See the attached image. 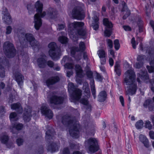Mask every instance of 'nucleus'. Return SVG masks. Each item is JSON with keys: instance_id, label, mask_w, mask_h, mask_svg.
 Masks as SVG:
<instances>
[{"instance_id": "obj_1", "label": "nucleus", "mask_w": 154, "mask_h": 154, "mask_svg": "<svg viewBox=\"0 0 154 154\" xmlns=\"http://www.w3.org/2000/svg\"><path fill=\"white\" fill-rule=\"evenodd\" d=\"M124 76L123 83L129 85V88L126 92V94L132 95L135 93L137 88L136 85L134 83L135 79V73L132 70H128L125 73Z\"/></svg>"}, {"instance_id": "obj_2", "label": "nucleus", "mask_w": 154, "mask_h": 154, "mask_svg": "<svg viewBox=\"0 0 154 154\" xmlns=\"http://www.w3.org/2000/svg\"><path fill=\"white\" fill-rule=\"evenodd\" d=\"M37 13L34 16V26L37 30L39 29L42 25V20L41 17H44L46 15V13L44 11L42 13L43 4L39 1H37L35 5Z\"/></svg>"}, {"instance_id": "obj_3", "label": "nucleus", "mask_w": 154, "mask_h": 154, "mask_svg": "<svg viewBox=\"0 0 154 154\" xmlns=\"http://www.w3.org/2000/svg\"><path fill=\"white\" fill-rule=\"evenodd\" d=\"M84 25V23L83 22H77L70 23L69 24V29L72 37L78 34L84 37L86 36V32L82 27Z\"/></svg>"}, {"instance_id": "obj_4", "label": "nucleus", "mask_w": 154, "mask_h": 154, "mask_svg": "<svg viewBox=\"0 0 154 154\" xmlns=\"http://www.w3.org/2000/svg\"><path fill=\"white\" fill-rule=\"evenodd\" d=\"M68 91L71 96L72 102H74L79 100L82 95V91L75 86L72 83L68 85Z\"/></svg>"}, {"instance_id": "obj_5", "label": "nucleus", "mask_w": 154, "mask_h": 154, "mask_svg": "<svg viewBox=\"0 0 154 154\" xmlns=\"http://www.w3.org/2000/svg\"><path fill=\"white\" fill-rule=\"evenodd\" d=\"M48 47L50 49L49 51L50 56L54 60H57L61 55V51L54 42L50 43Z\"/></svg>"}, {"instance_id": "obj_6", "label": "nucleus", "mask_w": 154, "mask_h": 154, "mask_svg": "<svg viewBox=\"0 0 154 154\" xmlns=\"http://www.w3.org/2000/svg\"><path fill=\"white\" fill-rule=\"evenodd\" d=\"M17 36L20 42L21 46L23 48H26L28 46L29 41L32 37V34L17 31Z\"/></svg>"}, {"instance_id": "obj_7", "label": "nucleus", "mask_w": 154, "mask_h": 154, "mask_svg": "<svg viewBox=\"0 0 154 154\" xmlns=\"http://www.w3.org/2000/svg\"><path fill=\"white\" fill-rule=\"evenodd\" d=\"M3 49L6 56L8 58L14 57L16 53V50L13 44L10 42H7L4 43Z\"/></svg>"}, {"instance_id": "obj_8", "label": "nucleus", "mask_w": 154, "mask_h": 154, "mask_svg": "<svg viewBox=\"0 0 154 154\" xmlns=\"http://www.w3.org/2000/svg\"><path fill=\"white\" fill-rule=\"evenodd\" d=\"M86 147L88 148L89 151L92 152H95L98 149V145L97 140L93 138H90L85 141Z\"/></svg>"}, {"instance_id": "obj_9", "label": "nucleus", "mask_w": 154, "mask_h": 154, "mask_svg": "<svg viewBox=\"0 0 154 154\" xmlns=\"http://www.w3.org/2000/svg\"><path fill=\"white\" fill-rule=\"evenodd\" d=\"M146 52L149 54L148 57L150 61V66H147L146 68L149 72H154V49L150 47L147 48Z\"/></svg>"}, {"instance_id": "obj_10", "label": "nucleus", "mask_w": 154, "mask_h": 154, "mask_svg": "<svg viewBox=\"0 0 154 154\" xmlns=\"http://www.w3.org/2000/svg\"><path fill=\"white\" fill-rule=\"evenodd\" d=\"M73 17L75 19L82 20L85 17V14L82 7L78 6L75 7L72 11Z\"/></svg>"}, {"instance_id": "obj_11", "label": "nucleus", "mask_w": 154, "mask_h": 154, "mask_svg": "<svg viewBox=\"0 0 154 154\" xmlns=\"http://www.w3.org/2000/svg\"><path fill=\"white\" fill-rule=\"evenodd\" d=\"M48 97L50 98V103L57 105L63 103L64 98L62 97L54 95L52 92H49Z\"/></svg>"}, {"instance_id": "obj_12", "label": "nucleus", "mask_w": 154, "mask_h": 154, "mask_svg": "<svg viewBox=\"0 0 154 154\" xmlns=\"http://www.w3.org/2000/svg\"><path fill=\"white\" fill-rule=\"evenodd\" d=\"M103 22V25L106 26L104 34L106 36L109 37L112 34V24L107 18H104Z\"/></svg>"}, {"instance_id": "obj_13", "label": "nucleus", "mask_w": 154, "mask_h": 154, "mask_svg": "<svg viewBox=\"0 0 154 154\" xmlns=\"http://www.w3.org/2000/svg\"><path fill=\"white\" fill-rule=\"evenodd\" d=\"M75 70L76 72V81L79 84H81L82 82V78L83 77V71L80 66L79 65H76Z\"/></svg>"}, {"instance_id": "obj_14", "label": "nucleus", "mask_w": 154, "mask_h": 154, "mask_svg": "<svg viewBox=\"0 0 154 154\" xmlns=\"http://www.w3.org/2000/svg\"><path fill=\"white\" fill-rule=\"evenodd\" d=\"M70 126L69 130L70 135L72 137L77 138L79 134V125L76 124Z\"/></svg>"}, {"instance_id": "obj_15", "label": "nucleus", "mask_w": 154, "mask_h": 154, "mask_svg": "<svg viewBox=\"0 0 154 154\" xmlns=\"http://www.w3.org/2000/svg\"><path fill=\"white\" fill-rule=\"evenodd\" d=\"M93 14L94 15V17H92L93 21L91 24L93 29L96 30L98 29L99 28V14L96 11H94Z\"/></svg>"}, {"instance_id": "obj_16", "label": "nucleus", "mask_w": 154, "mask_h": 154, "mask_svg": "<svg viewBox=\"0 0 154 154\" xmlns=\"http://www.w3.org/2000/svg\"><path fill=\"white\" fill-rule=\"evenodd\" d=\"M41 111L42 114L46 116L49 119L52 118L53 116L52 111L48 106H42L41 107Z\"/></svg>"}, {"instance_id": "obj_17", "label": "nucleus", "mask_w": 154, "mask_h": 154, "mask_svg": "<svg viewBox=\"0 0 154 154\" xmlns=\"http://www.w3.org/2000/svg\"><path fill=\"white\" fill-rule=\"evenodd\" d=\"M62 122L64 125L69 127L73 123V120L70 116L65 115L62 117Z\"/></svg>"}, {"instance_id": "obj_18", "label": "nucleus", "mask_w": 154, "mask_h": 154, "mask_svg": "<svg viewBox=\"0 0 154 154\" xmlns=\"http://www.w3.org/2000/svg\"><path fill=\"white\" fill-rule=\"evenodd\" d=\"M31 112L32 110L30 108L28 107L25 108L23 116V118L24 121L29 122L30 121V117L32 116Z\"/></svg>"}, {"instance_id": "obj_19", "label": "nucleus", "mask_w": 154, "mask_h": 154, "mask_svg": "<svg viewBox=\"0 0 154 154\" xmlns=\"http://www.w3.org/2000/svg\"><path fill=\"white\" fill-rule=\"evenodd\" d=\"M143 106L146 108H147L148 106L149 111L154 113V104L152 99H148L146 100L143 104Z\"/></svg>"}, {"instance_id": "obj_20", "label": "nucleus", "mask_w": 154, "mask_h": 154, "mask_svg": "<svg viewBox=\"0 0 154 154\" xmlns=\"http://www.w3.org/2000/svg\"><path fill=\"white\" fill-rule=\"evenodd\" d=\"M139 74L141 79L146 82H148L149 81V76L147 71L145 69L141 70Z\"/></svg>"}, {"instance_id": "obj_21", "label": "nucleus", "mask_w": 154, "mask_h": 154, "mask_svg": "<svg viewBox=\"0 0 154 154\" xmlns=\"http://www.w3.org/2000/svg\"><path fill=\"white\" fill-rule=\"evenodd\" d=\"M41 56V57L38 59L37 62L40 68H44L46 66L47 62L45 60L46 56L45 54H42Z\"/></svg>"}, {"instance_id": "obj_22", "label": "nucleus", "mask_w": 154, "mask_h": 154, "mask_svg": "<svg viewBox=\"0 0 154 154\" xmlns=\"http://www.w3.org/2000/svg\"><path fill=\"white\" fill-rule=\"evenodd\" d=\"M60 80V78L58 76H52L47 79L46 83L47 86L49 87L59 82Z\"/></svg>"}, {"instance_id": "obj_23", "label": "nucleus", "mask_w": 154, "mask_h": 154, "mask_svg": "<svg viewBox=\"0 0 154 154\" xmlns=\"http://www.w3.org/2000/svg\"><path fill=\"white\" fill-rule=\"evenodd\" d=\"M16 81L19 85H22L23 83L24 77L19 71H16L14 72Z\"/></svg>"}, {"instance_id": "obj_24", "label": "nucleus", "mask_w": 154, "mask_h": 154, "mask_svg": "<svg viewBox=\"0 0 154 154\" xmlns=\"http://www.w3.org/2000/svg\"><path fill=\"white\" fill-rule=\"evenodd\" d=\"M55 134L54 129L51 128L46 132L45 139L48 142H50V139H53Z\"/></svg>"}, {"instance_id": "obj_25", "label": "nucleus", "mask_w": 154, "mask_h": 154, "mask_svg": "<svg viewBox=\"0 0 154 154\" xmlns=\"http://www.w3.org/2000/svg\"><path fill=\"white\" fill-rule=\"evenodd\" d=\"M32 37L29 39V43L31 46L34 47V48H36L37 50L39 49V43L35 39L33 35L32 34Z\"/></svg>"}, {"instance_id": "obj_26", "label": "nucleus", "mask_w": 154, "mask_h": 154, "mask_svg": "<svg viewBox=\"0 0 154 154\" xmlns=\"http://www.w3.org/2000/svg\"><path fill=\"white\" fill-rule=\"evenodd\" d=\"M98 54L101 59V64H104L106 60L105 51L103 50H100L98 51Z\"/></svg>"}, {"instance_id": "obj_27", "label": "nucleus", "mask_w": 154, "mask_h": 154, "mask_svg": "<svg viewBox=\"0 0 154 154\" xmlns=\"http://www.w3.org/2000/svg\"><path fill=\"white\" fill-rule=\"evenodd\" d=\"M48 150L53 152L58 150V146L55 143L50 142V144L48 146Z\"/></svg>"}, {"instance_id": "obj_28", "label": "nucleus", "mask_w": 154, "mask_h": 154, "mask_svg": "<svg viewBox=\"0 0 154 154\" xmlns=\"http://www.w3.org/2000/svg\"><path fill=\"white\" fill-rule=\"evenodd\" d=\"M80 102L84 105V107L87 110H91V106L89 103V102L87 98H82L80 100Z\"/></svg>"}, {"instance_id": "obj_29", "label": "nucleus", "mask_w": 154, "mask_h": 154, "mask_svg": "<svg viewBox=\"0 0 154 154\" xmlns=\"http://www.w3.org/2000/svg\"><path fill=\"white\" fill-rule=\"evenodd\" d=\"M139 138L140 141L144 144L145 147L147 148L149 147V145L148 140L145 136L142 134H140Z\"/></svg>"}, {"instance_id": "obj_30", "label": "nucleus", "mask_w": 154, "mask_h": 154, "mask_svg": "<svg viewBox=\"0 0 154 154\" xmlns=\"http://www.w3.org/2000/svg\"><path fill=\"white\" fill-rule=\"evenodd\" d=\"M48 14L51 18H55L57 15V11L54 8H50L48 9Z\"/></svg>"}, {"instance_id": "obj_31", "label": "nucleus", "mask_w": 154, "mask_h": 154, "mask_svg": "<svg viewBox=\"0 0 154 154\" xmlns=\"http://www.w3.org/2000/svg\"><path fill=\"white\" fill-rule=\"evenodd\" d=\"M11 108L15 109L18 113H21L23 112V109L19 103H14L11 105Z\"/></svg>"}, {"instance_id": "obj_32", "label": "nucleus", "mask_w": 154, "mask_h": 154, "mask_svg": "<svg viewBox=\"0 0 154 154\" xmlns=\"http://www.w3.org/2000/svg\"><path fill=\"white\" fill-rule=\"evenodd\" d=\"M107 95L106 92L105 91H101L98 96V100L101 102H103L106 100Z\"/></svg>"}, {"instance_id": "obj_33", "label": "nucleus", "mask_w": 154, "mask_h": 154, "mask_svg": "<svg viewBox=\"0 0 154 154\" xmlns=\"http://www.w3.org/2000/svg\"><path fill=\"white\" fill-rule=\"evenodd\" d=\"M23 127V125L21 123H18L15 124L13 126V128L11 129V131L13 134L16 133L15 131H14L15 128L18 131L21 130Z\"/></svg>"}, {"instance_id": "obj_34", "label": "nucleus", "mask_w": 154, "mask_h": 154, "mask_svg": "<svg viewBox=\"0 0 154 154\" xmlns=\"http://www.w3.org/2000/svg\"><path fill=\"white\" fill-rule=\"evenodd\" d=\"M0 139L2 143L6 144L8 142L9 138L8 135L2 134L0 136Z\"/></svg>"}, {"instance_id": "obj_35", "label": "nucleus", "mask_w": 154, "mask_h": 154, "mask_svg": "<svg viewBox=\"0 0 154 154\" xmlns=\"http://www.w3.org/2000/svg\"><path fill=\"white\" fill-rule=\"evenodd\" d=\"M137 25L138 27V30L139 32H141L143 31V22L140 19H139L137 22Z\"/></svg>"}, {"instance_id": "obj_36", "label": "nucleus", "mask_w": 154, "mask_h": 154, "mask_svg": "<svg viewBox=\"0 0 154 154\" xmlns=\"http://www.w3.org/2000/svg\"><path fill=\"white\" fill-rule=\"evenodd\" d=\"M119 63L120 61H116L115 66V70L116 74L119 76L121 74V72L119 68L120 67Z\"/></svg>"}, {"instance_id": "obj_37", "label": "nucleus", "mask_w": 154, "mask_h": 154, "mask_svg": "<svg viewBox=\"0 0 154 154\" xmlns=\"http://www.w3.org/2000/svg\"><path fill=\"white\" fill-rule=\"evenodd\" d=\"M3 19L5 23L7 24H10L12 22V19L10 15L4 16Z\"/></svg>"}, {"instance_id": "obj_38", "label": "nucleus", "mask_w": 154, "mask_h": 154, "mask_svg": "<svg viewBox=\"0 0 154 154\" xmlns=\"http://www.w3.org/2000/svg\"><path fill=\"white\" fill-rule=\"evenodd\" d=\"M149 1L150 3V5L147 4V5L146 6V14L147 16H149L150 15V8L151 7H152V2L150 1V0H149Z\"/></svg>"}, {"instance_id": "obj_39", "label": "nucleus", "mask_w": 154, "mask_h": 154, "mask_svg": "<svg viewBox=\"0 0 154 154\" xmlns=\"http://www.w3.org/2000/svg\"><path fill=\"white\" fill-rule=\"evenodd\" d=\"M9 117L11 121H17L18 119L17 114L15 112H12L11 113Z\"/></svg>"}, {"instance_id": "obj_40", "label": "nucleus", "mask_w": 154, "mask_h": 154, "mask_svg": "<svg viewBox=\"0 0 154 154\" xmlns=\"http://www.w3.org/2000/svg\"><path fill=\"white\" fill-rule=\"evenodd\" d=\"M58 40L63 44H66L68 42V38L63 36H60L58 38Z\"/></svg>"}, {"instance_id": "obj_41", "label": "nucleus", "mask_w": 154, "mask_h": 154, "mask_svg": "<svg viewBox=\"0 0 154 154\" xmlns=\"http://www.w3.org/2000/svg\"><path fill=\"white\" fill-rule=\"evenodd\" d=\"M143 122L141 120H140L138 121L135 124V126L137 129H141L143 127Z\"/></svg>"}, {"instance_id": "obj_42", "label": "nucleus", "mask_w": 154, "mask_h": 154, "mask_svg": "<svg viewBox=\"0 0 154 154\" xmlns=\"http://www.w3.org/2000/svg\"><path fill=\"white\" fill-rule=\"evenodd\" d=\"M86 74L88 77L90 79L91 81L90 84L93 81L94 84V81L93 77V72L90 70H88L86 72Z\"/></svg>"}, {"instance_id": "obj_43", "label": "nucleus", "mask_w": 154, "mask_h": 154, "mask_svg": "<svg viewBox=\"0 0 154 154\" xmlns=\"http://www.w3.org/2000/svg\"><path fill=\"white\" fill-rule=\"evenodd\" d=\"M90 87L92 94L93 95L94 98L95 99L96 97V91L95 86L94 84V82L93 81L91 83H90Z\"/></svg>"}, {"instance_id": "obj_44", "label": "nucleus", "mask_w": 154, "mask_h": 154, "mask_svg": "<svg viewBox=\"0 0 154 154\" xmlns=\"http://www.w3.org/2000/svg\"><path fill=\"white\" fill-rule=\"evenodd\" d=\"M79 51V49L78 47H72L71 50V53L72 55V56L75 57V55L76 52Z\"/></svg>"}, {"instance_id": "obj_45", "label": "nucleus", "mask_w": 154, "mask_h": 154, "mask_svg": "<svg viewBox=\"0 0 154 154\" xmlns=\"http://www.w3.org/2000/svg\"><path fill=\"white\" fill-rule=\"evenodd\" d=\"M5 76V71L4 67L0 64V76L4 78Z\"/></svg>"}, {"instance_id": "obj_46", "label": "nucleus", "mask_w": 154, "mask_h": 154, "mask_svg": "<svg viewBox=\"0 0 154 154\" xmlns=\"http://www.w3.org/2000/svg\"><path fill=\"white\" fill-rule=\"evenodd\" d=\"M144 126L145 128H148L149 130H151L152 128V126L151 124V122L149 120L145 121Z\"/></svg>"}, {"instance_id": "obj_47", "label": "nucleus", "mask_w": 154, "mask_h": 154, "mask_svg": "<svg viewBox=\"0 0 154 154\" xmlns=\"http://www.w3.org/2000/svg\"><path fill=\"white\" fill-rule=\"evenodd\" d=\"M11 91V92L10 93V94L9 95V97L10 99L12 100L14 98V94L15 93V91L14 90H12L11 88H8V91Z\"/></svg>"}, {"instance_id": "obj_48", "label": "nucleus", "mask_w": 154, "mask_h": 154, "mask_svg": "<svg viewBox=\"0 0 154 154\" xmlns=\"http://www.w3.org/2000/svg\"><path fill=\"white\" fill-rule=\"evenodd\" d=\"M114 44L115 48L116 50H118L120 47V44L119 40L118 39H116L114 41Z\"/></svg>"}, {"instance_id": "obj_49", "label": "nucleus", "mask_w": 154, "mask_h": 154, "mask_svg": "<svg viewBox=\"0 0 154 154\" xmlns=\"http://www.w3.org/2000/svg\"><path fill=\"white\" fill-rule=\"evenodd\" d=\"M16 141L18 145V146H20L23 145L24 140L23 139L19 138L17 139Z\"/></svg>"}, {"instance_id": "obj_50", "label": "nucleus", "mask_w": 154, "mask_h": 154, "mask_svg": "<svg viewBox=\"0 0 154 154\" xmlns=\"http://www.w3.org/2000/svg\"><path fill=\"white\" fill-rule=\"evenodd\" d=\"M2 14L4 15V16L10 15L9 13L8 9L5 7H3L2 10Z\"/></svg>"}, {"instance_id": "obj_51", "label": "nucleus", "mask_w": 154, "mask_h": 154, "mask_svg": "<svg viewBox=\"0 0 154 154\" xmlns=\"http://www.w3.org/2000/svg\"><path fill=\"white\" fill-rule=\"evenodd\" d=\"M64 66L65 68L69 69V70L72 69L73 68V65L71 63H66Z\"/></svg>"}, {"instance_id": "obj_52", "label": "nucleus", "mask_w": 154, "mask_h": 154, "mask_svg": "<svg viewBox=\"0 0 154 154\" xmlns=\"http://www.w3.org/2000/svg\"><path fill=\"white\" fill-rule=\"evenodd\" d=\"M144 55H138L137 58V60L139 62H143L144 60Z\"/></svg>"}, {"instance_id": "obj_53", "label": "nucleus", "mask_w": 154, "mask_h": 154, "mask_svg": "<svg viewBox=\"0 0 154 154\" xmlns=\"http://www.w3.org/2000/svg\"><path fill=\"white\" fill-rule=\"evenodd\" d=\"M12 30V28L11 26H8L6 28V34H9L11 33Z\"/></svg>"}, {"instance_id": "obj_54", "label": "nucleus", "mask_w": 154, "mask_h": 154, "mask_svg": "<svg viewBox=\"0 0 154 154\" xmlns=\"http://www.w3.org/2000/svg\"><path fill=\"white\" fill-rule=\"evenodd\" d=\"M79 48L80 50L83 51L85 48V46L84 43L83 42H81L79 44Z\"/></svg>"}, {"instance_id": "obj_55", "label": "nucleus", "mask_w": 154, "mask_h": 154, "mask_svg": "<svg viewBox=\"0 0 154 154\" xmlns=\"http://www.w3.org/2000/svg\"><path fill=\"white\" fill-rule=\"evenodd\" d=\"M73 74V72L72 69L68 70L66 71V76L68 77H70Z\"/></svg>"}, {"instance_id": "obj_56", "label": "nucleus", "mask_w": 154, "mask_h": 154, "mask_svg": "<svg viewBox=\"0 0 154 154\" xmlns=\"http://www.w3.org/2000/svg\"><path fill=\"white\" fill-rule=\"evenodd\" d=\"M70 147L72 149H76L78 147V146L74 143H71L70 144Z\"/></svg>"}, {"instance_id": "obj_57", "label": "nucleus", "mask_w": 154, "mask_h": 154, "mask_svg": "<svg viewBox=\"0 0 154 154\" xmlns=\"http://www.w3.org/2000/svg\"><path fill=\"white\" fill-rule=\"evenodd\" d=\"M143 64V62H139L136 63V67L139 69L142 67Z\"/></svg>"}, {"instance_id": "obj_58", "label": "nucleus", "mask_w": 154, "mask_h": 154, "mask_svg": "<svg viewBox=\"0 0 154 154\" xmlns=\"http://www.w3.org/2000/svg\"><path fill=\"white\" fill-rule=\"evenodd\" d=\"M107 40L108 46L110 49L112 48L113 47L112 42V41L110 39H108Z\"/></svg>"}, {"instance_id": "obj_59", "label": "nucleus", "mask_w": 154, "mask_h": 154, "mask_svg": "<svg viewBox=\"0 0 154 154\" xmlns=\"http://www.w3.org/2000/svg\"><path fill=\"white\" fill-rule=\"evenodd\" d=\"M63 154H70L68 148H65L63 149Z\"/></svg>"}, {"instance_id": "obj_60", "label": "nucleus", "mask_w": 154, "mask_h": 154, "mask_svg": "<svg viewBox=\"0 0 154 154\" xmlns=\"http://www.w3.org/2000/svg\"><path fill=\"white\" fill-rule=\"evenodd\" d=\"M131 43L132 44L133 48L135 49L136 48V42L135 40V38L134 37L133 38L131 39Z\"/></svg>"}, {"instance_id": "obj_61", "label": "nucleus", "mask_w": 154, "mask_h": 154, "mask_svg": "<svg viewBox=\"0 0 154 154\" xmlns=\"http://www.w3.org/2000/svg\"><path fill=\"white\" fill-rule=\"evenodd\" d=\"M47 65L50 67H53L54 65V62L51 60H49L47 63Z\"/></svg>"}, {"instance_id": "obj_62", "label": "nucleus", "mask_w": 154, "mask_h": 154, "mask_svg": "<svg viewBox=\"0 0 154 154\" xmlns=\"http://www.w3.org/2000/svg\"><path fill=\"white\" fill-rule=\"evenodd\" d=\"M149 135L151 139H154V132L153 131H150L149 132Z\"/></svg>"}, {"instance_id": "obj_63", "label": "nucleus", "mask_w": 154, "mask_h": 154, "mask_svg": "<svg viewBox=\"0 0 154 154\" xmlns=\"http://www.w3.org/2000/svg\"><path fill=\"white\" fill-rule=\"evenodd\" d=\"M27 9L29 11V12L30 14L31 13V11H32V6L31 4H28L27 5Z\"/></svg>"}, {"instance_id": "obj_64", "label": "nucleus", "mask_w": 154, "mask_h": 154, "mask_svg": "<svg viewBox=\"0 0 154 154\" xmlns=\"http://www.w3.org/2000/svg\"><path fill=\"white\" fill-rule=\"evenodd\" d=\"M6 146L8 148H10L13 146V143L12 142H8L5 144Z\"/></svg>"}]
</instances>
